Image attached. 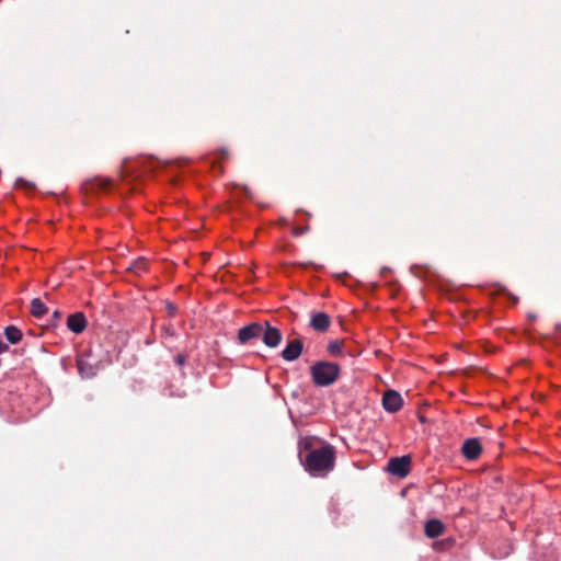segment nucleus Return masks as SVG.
Segmentation results:
<instances>
[{"mask_svg": "<svg viewBox=\"0 0 561 561\" xmlns=\"http://www.w3.org/2000/svg\"><path fill=\"white\" fill-rule=\"evenodd\" d=\"M387 271H389V268H388V267H382V268H381V271H380V273H381V274H383V273H385V272H387Z\"/></svg>", "mask_w": 561, "mask_h": 561, "instance_id": "nucleus-26", "label": "nucleus"}, {"mask_svg": "<svg viewBox=\"0 0 561 561\" xmlns=\"http://www.w3.org/2000/svg\"><path fill=\"white\" fill-rule=\"evenodd\" d=\"M331 325V318L325 312H314L311 314L310 327L318 332H325Z\"/></svg>", "mask_w": 561, "mask_h": 561, "instance_id": "nucleus-9", "label": "nucleus"}, {"mask_svg": "<svg viewBox=\"0 0 561 561\" xmlns=\"http://www.w3.org/2000/svg\"><path fill=\"white\" fill-rule=\"evenodd\" d=\"M77 367L82 378H92L96 375V367L92 365L85 356L78 358Z\"/></svg>", "mask_w": 561, "mask_h": 561, "instance_id": "nucleus-13", "label": "nucleus"}, {"mask_svg": "<svg viewBox=\"0 0 561 561\" xmlns=\"http://www.w3.org/2000/svg\"><path fill=\"white\" fill-rule=\"evenodd\" d=\"M219 154H220V157H221L222 159H226V158H228V156H229L228 151H227L225 148H221V149L219 150Z\"/></svg>", "mask_w": 561, "mask_h": 561, "instance_id": "nucleus-24", "label": "nucleus"}, {"mask_svg": "<svg viewBox=\"0 0 561 561\" xmlns=\"http://www.w3.org/2000/svg\"><path fill=\"white\" fill-rule=\"evenodd\" d=\"M4 335L11 344H16L22 340V331L15 325H8L4 329Z\"/></svg>", "mask_w": 561, "mask_h": 561, "instance_id": "nucleus-14", "label": "nucleus"}, {"mask_svg": "<svg viewBox=\"0 0 561 561\" xmlns=\"http://www.w3.org/2000/svg\"><path fill=\"white\" fill-rule=\"evenodd\" d=\"M53 317H54V319H56V320H57V319H60V317H61L60 311L55 310V311H54V313H53Z\"/></svg>", "mask_w": 561, "mask_h": 561, "instance_id": "nucleus-25", "label": "nucleus"}, {"mask_svg": "<svg viewBox=\"0 0 561 561\" xmlns=\"http://www.w3.org/2000/svg\"><path fill=\"white\" fill-rule=\"evenodd\" d=\"M321 443H324V442L314 436L301 437L298 443L300 460L304 459L302 458L304 453L309 454L312 450H317L318 447L321 446Z\"/></svg>", "mask_w": 561, "mask_h": 561, "instance_id": "nucleus-11", "label": "nucleus"}, {"mask_svg": "<svg viewBox=\"0 0 561 561\" xmlns=\"http://www.w3.org/2000/svg\"><path fill=\"white\" fill-rule=\"evenodd\" d=\"M557 329H561V324H558V325H557Z\"/></svg>", "mask_w": 561, "mask_h": 561, "instance_id": "nucleus-27", "label": "nucleus"}, {"mask_svg": "<svg viewBox=\"0 0 561 561\" xmlns=\"http://www.w3.org/2000/svg\"><path fill=\"white\" fill-rule=\"evenodd\" d=\"M9 350V345L5 344L1 339H0V354L7 352Z\"/></svg>", "mask_w": 561, "mask_h": 561, "instance_id": "nucleus-23", "label": "nucleus"}, {"mask_svg": "<svg viewBox=\"0 0 561 561\" xmlns=\"http://www.w3.org/2000/svg\"><path fill=\"white\" fill-rule=\"evenodd\" d=\"M15 186L16 187L26 188V190H34L35 188V184L34 183L25 181L24 179H21V178H19L15 181Z\"/></svg>", "mask_w": 561, "mask_h": 561, "instance_id": "nucleus-19", "label": "nucleus"}, {"mask_svg": "<svg viewBox=\"0 0 561 561\" xmlns=\"http://www.w3.org/2000/svg\"><path fill=\"white\" fill-rule=\"evenodd\" d=\"M261 339L267 347L275 348L280 344L283 334L279 329L272 327L266 321L263 322V332Z\"/></svg>", "mask_w": 561, "mask_h": 561, "instance_id": "nucleus-4", "label": "nucleus"}, {"mask_svg": "<svg viewBox=\"0 0 561 561\" xmlns=\"http://www.w3.org/2000/svg\"><path fill=\"white\" fill-rule=\"evenodd\" d=\"M309 231V226L294 227L293 234L296 237L302 236Z\"/></svg>", "mask_w": 561, "mask_h": 561, "instance_id": "nucleus-20", "label": "nucleus"}, {"mask_svg": "<svg viewBox=\"0 0 561 561\" xmlns=\"http://www.w3.org/2000/svg\"><path fill=\"white\" fill-rule=\"evenodd\" d=\"M167 309H168L169 314H171V316H174L176 312V306L173 304H168Z\"/></svg>", "mask_w": 561, "mask_h": 561, "instance_id": "nucleus-22", "label": "nucleus"}, {"mask_svg": "<svg viewBox=\"0 0 561 561\" xmlns=\"http://www.w3.org/2000/svg\"><path fill=\"white\" fill-rule=\"evenodd\" d=\"M111 183L112 181L110 179L95 178L89 183V185L90 190H107L111 186Z\"/></svg>", "mask_w": 561, "mask_h": 561, "instance_id": "nucleus-16", "label": "nucleus"}, {"mask_svg": "<svg viewBox=\"0 0 561 561\" xmlns=\"http://www.w3.org/2000/svg\"><path fill=\"white\" fill-rule=\"evenodd\" d=\"M424 531L428 538H437L444 534L445 525L439 519H428L425 523Z\"/></svg>", "mask_w": 561, "mask_h": 561, "instance_id": "nucleus-12", "label": "nucleus"}, {"mask_svg": "<svg viewBox=\"0 0 561 561\" xmlns=\"http://www.w3.org/2000/svg\"><path fill=\"white\" fill-rule=\"evenodd\" d=\"M263 332V323L252 322L238 332V341L240 344H245L251 340L261 337Z\"/></svg>", "mask_w": 561, "mask_h": 561, "instance_id": "nucleus-5", "label": "nucleus"}, {"mask_svg": "<svg viewBox=\"0 0 561 561\" xmlns=\"http://www.w3.org/2000/svg\"><path fill=\"white\" fill-rule=\"evenodd\" d=\"M301 463L313 477H323L335 466V448L329 443H321L317 450L306 454Z\"/></svg>", "mask_w": 561, "mask_h": 561, "instance_id": "nucleus-1", "label": "nucleus"}, {"mask_svg": "<svg viewBox=\"0 0 561 561\" xmlns=\"http://www.w3.org/2000/svg\"><path fill=\"white\" fill-rule=\"evenodd\" d=\"M341 368L332 362H317L310 367V375L313 383L318 387L333 385L340 377Z\"/></svg>", "mask_w": 561, "mask_h": 561, "instance_id": "nucleus-2", "label": "nucleus"}, {"mask_svg": "<svg viewBox=\"0 0 561 561\" xmlns=\"http://www.w3.org/2000/svg\"><path fill=\"white\" fill-rule=\"evenodd\" d=\"M412 459L410 456L394 457L388 461V471L398 477L405 478L410 473Z\"/></svg>", "mask_w": 561, "mask_h": 561, "instance_id": "nucleus-3", "label": "nucleus"}, {"mask_svg": "<svg viewBox=\"0 0 561 561\" xmlns=\"http://www.w3.org/2000/svg\"><path fill=\"white\" fill-rule=\"evenodd\" d=\"M88 322L82 312H76L68 317L67 327L76 334L82 333L87 329Z\"/></svg>", "mask_w": 561, "mask_h": 561, "instance_id": "nucleus-10", "label": "nucleus"}, {"mask_svg": "<svg viewBox=\"0 0 561 561\" xmlns=\"http://www.w3.org/2000/svg\"><path fill=\"white\" fill-rule=\"evenodd\" d=\"M343 344V340H334L328 344L327 350L331 355L337 356L342 354Z\"/></svg>", "mask_w": 561, "mask_h": 561, "instance_id": "nucleus-18", "label": "nucleus"}, {"mask_svg": "<svg viewBox=\"0 0 561 561\" xmlns=\"http://www.w3.org/2000/svg\"><path fill=\"white\" fill-rule=\"evenodd\" d=\"M403 404L401 394L396 390H388L382 396V407L387 412L396 413Z\"/></svg>", "mask_w": 561, "mask_h": 561, "instance_id": "nucleus-6", "label": "nucleus"}, {"mask_svg": "<svg viewBox=\"0 0 561 561\" xmlns=\"http://www.w3.org/2000/svg\"><path fill=\"white\" fill-rule=\"evenodd\" d=\"M175 363L179 365V366H182L184 365L185 360H186V357L184 355H178L175 358H174Z\"/></svg>", "mask_w": 561, "mask_h": 561, "instance_id": "nucleus-21", "label": "nucleus"}, {"mask_svg": "<svg viewBox=\"0 0 561 561\" xmlns=\"http://www.w3.org/2000/svg\"><path fill=\"white\" fill-rule=\"evenodd\" d=\"M127 270L139 275L140 273L147 271V261L145 259H137L129 265Z\"/></svg>", "mask_w": 561, "mask_h": 561, "instance_id": "nucleus-17", "label": "nucleus"}, {"mask_svg": "<svg viewBox=\"0 0 561 561\" xmlns=\"http://www.w3.org/2000/svg\"><path fill=\"white\" fill-rule=\"evenodd\" d=\"M48 311L47 307L39 298H34L31 301V313L35 318H42Z\"/></svg>", "mask_w": 561, "mask_h": 561, "instance_id": "nucleus-15", "label": "nucleus"}, {"mask_svg": "<svg viewBox=\"0 0 561 561\" xmlns=\"http://www.w3.org/2000/svg\"><path fill=\"white\" fill-rule=\"evenodd\" d=\"M302 350V342L298 339H295L287 343L286 347L282 351L280 355L284 360L294 362L300 357Z\"/></svg>", "mask_w": 561, "mask_h": 561, "instance_id": "nucleus-8", "label": "nucleus"}, {"mask_svg": "<svg viewBox=\"0 0 561 561\" xmlns=\"http://www.w3.org/2000/svg\"><path fill=\"white\" fill-rule=\"evenodd\" d=\"M463 457L468 460H476L482 453V445L478 438H468L461 447Z\"/></svg>", "mask_w": 561, "mask_h": 561, "instance_id": "nucleus-7", "label": "nucleus"}]
</instances>
